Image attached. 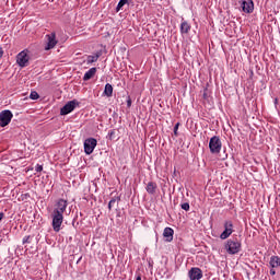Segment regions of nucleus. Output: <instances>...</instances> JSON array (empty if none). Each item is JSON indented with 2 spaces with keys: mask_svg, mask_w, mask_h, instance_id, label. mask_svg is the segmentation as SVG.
<instances>
[{
  "mask_svg": "<svg viewBox=\"0 0 280 280\" xmlns=\"http://www.w3.org/2000/svg\"><path fill=\"white\" fill-rule=\"evenodd\" d=\"M120 201L121 197H113L108 202V210L113 211L114 207H119Z\"/></svg>",
  "mask_w": 280,
  "mask_h": 280,
  "instance_id": "nucleus-15",
  "label": "nucleus"
},
{
  "mask_svg": "<svg viewBox=\"0 0 280 280\" xmlns=\"http://www.w3.org/2000/svg\"><path fill=\"white\" fill-rule=\"evenodd\" d=\"M209 148L211 154H220V150H222V141L220 140V137L213 136L210 139Z\"/></svg>",
  "mask_w": 280,
  "mask_h": 280,
  "instance_id": "nucleus-2",
  "label": "nucleus"
},
{
  "mask_svg": "<svg viewBox=\"0 0 280 280\" xmlns=\"http://www.w3.org/2000/svg\"><path fill=\"white\" fill-rule=\"evenodd\" d=\"M241 8L245 14H253L255 10V3L253 0H241Z\"/></svg>",
  "mask_w": 280,
  "mask_h": 280,
  "instance_id": "nucleus-8",
  "label": "nucleus"
},
{
  "mask_svg": "<svg viewBox=\"0 0 280 280\" xmlns=\"http://www.w3.org/2000/svg\"><path fill=\"white\" fill-rule=\"evenodd\" d=\"M180 126V122H177L174 127V135L177 137L178 136V127Z\"/></svg>",
  "mask_w": 280,
  "mask_h": 280,
  "instance_id": "nucleus-26",
  "label": "nucleus"
},
{
  "mask_svg": "<svg viewBox=\"0 0 280 280\" xmlns=\"http://www.w3.org/2000/svg\"><path fill=\"white\" fill-rule=\"evenodd\" d=\"M232 234H233V230L224 229V231L221 233L220 237H221V240H228V237H231Z\"/></svg>",
  "mask_w": 280,
  "mask_h": 280,
  "instance_id": "nucleus-20",
  "label": "nucleus"
},
{
  "mask_svg": "<svg viewBox=\"0 0 280 280\" xmlns=\"http://www.w3.org/2000/svg\"><path fill=\"white\" fill-rule=\"evenodd\" d=\"M130 106H132V98H130V96H128L127 107L130 108Z\"/></svg>",
  "mask_w": 280,
  "mask_h": 280,
  "instance_id": "nucleus-27",
  "label": "nucleus"
},
{
  "mask_svg": "<svg viewBox=\"0 0 280 280\" xmlns=\"http://www.w3.org/2000/svg\"><path fill=\"white\" fill-rule=\"evenodd\" d=\"M0 58H3V49L0 48Z\"/></svg>",
  "mask_w": 280,
  "mask_h": 280,
  "instance_id": "nucleus-31",
  "label": "nucleus"
},
{
  "mask_svg": "<svg viewBox=\"0 0 280 280\" xmlns=\"http://www.w3.org/2000/svg\"><path fill=\"white\" fill-rule=\"evenodd\" d=\"M182 209L184 211H189V202L182 203Z\"/></svg>",
  "mask_w": 280,
  "mask_h": 280,
  "instance_id": "nucleus-25",
  "label": "nucleus"
},
{
  "mask_svg": "<svg viewBox=\"0 0 280 280\" xmlns=\"http://www.w3.org/2000/svg\"><path fill=\"white\" fill-rule=\"evenodd\" d=\"M16 62L19 67H27L30 63V56L27 55V50H22L18 56H16Z\"/></svg>",
  "mask_w": 280,
  "mask_h": 280,
  "instance_id": "nucleus-6",
  "label": "nucleus"
},
{
  "mask_svg": "<svg viewBox=\"0 0 280 280\" xmlns=\"http://www.w3.org/2000/svg\"><path fill=\"white\" fill-rule=\"evenodd\" d=\"M38 97H40V95H38V92H36V91L31 92V94H30L31 100H38Z\"/></svg>",
  "mask_w": 280,
  "mask_h": 280,
  "instance_id": "nucleus-23",
  "label": "nucleus"
},
{
  "mask_svg": "<svg viewBox=\"0 0 280 280\" xmlns=\"http://www.w3.org/2000/svg\"><path fill=\"white\" fill-rule=\"evenodd\" d=\"M163 237L166 238V242H172V240H174V230L172 228H165Z\"/></svg>",
  "mask_w": 280,
  "mask_h": 280,
  "instance_id": "nucleus-12",
  "label": "nucleus"
},
{
  "mask_svg": "<svg viewBox=\"0 0 280 280\" xmlns=\"http://www.w3.org/2000/svg\"><path fill=\"white\" fill-rule=\"evenodd\" d=\"M22 242L23 244H30V236H25Z\"/></svg>",
  "mask_w": 280,
  "mask_h": 280,
  "instance_id": "nucleus-29",
  "label": "nucleus"
},
{
  "mask_svg": "<svg viewBox=\"0 0 280 280\" xmlns=\"http://www.w3.org/2000/svg\"><path fill=\"white\" fill-rule=\"evenodd\" d=\"M270 275L275 276L277 275V271H275V269H270Z\"/></svg>",
  "mask_w": 280,
  "mask_h": 280,
  "instance_id": "nucleus-30",
  "label": "nucleus"
},
{
  "mask_svg": "<svg viewBox=\"0 0 280 280\" xmlns=\"http://www.w3.org/2000/svg\"><path fill=\"white\" fill-rule=\"evenodd\" d=\"M188 277L190 280H201L202 279V269L198 267H192L188 271Z\"/></svg>",
  "mask_w": 280,
  "mask_h": 280,
  "instance_id": "nucleus-11",
  "label": "nucleus"
},
{
  "mask_svg": "<svg viewBox=\"0 0 280 280\" xmlns=\"http://www.w3.org/2000/svg\"><path fill=\"white\" fill-rule=\"evenodd\" d=\"M79 106L78 101H69L61 109L60 115H69V113H73L75 110V107Z\"/></svg>",
  "mask_w": 280,
  "mask_h": 280,
  "instance_id": "nucleus-7",
  "label": "nucleus"
},
{
  "mask_svg": "<svg viewBox=\"0 0 280 280\" xmlns=\"http://www.w3.org/2000/svg\"><path fill=\"white\" fill-rule=\"evenodd\" d=\"M126 3H128V0H120L116 7V12H119V10H121V8L126 5Z\"/></svg>",
  "mask_w": 280,
  "mask_h": 280,
  "instance_id": "nucleus-21",
  "label": "nucleus"
},
{
  "mask_svg": "<svg viewBox=\"0 0 280 280\" xmlns=\"http://www.w3.org/2000/svg\"><path fill=\"white\" fill-rule=\"evenodd\" d=\"M225 249L229 253V255H237L240 250H242V243L237 241V238L229 240Z\"/></svg>",
  "mask_w": 280,
  "mask_h": 280,
  "instance_id": "nucleus-1",
  "label": "nucleus"
},
{
  "mask_svg": "<svg viewBox=\"0 0 280 280\" xmlns=\"http://www.w3.org/2000/svg\"><path fill=\"white\" fill-rule=\"evenodd\" d=\"M95 73H97V68H91L89 71L85 72L83 75V81L89 82L92 78L95 77Z\"/></svg>",
  "mask_w": 280,
  "mask_h": 280,
  "instance_id": "nucleus-14",
  "label": "nucleus"
},
{
  "mask_svg": "<svg viewBox=\"0 0 280 280\" xmlns=\"http://www.w3.org/2000/svg\"><path fill=\"white\" fill-rule=\"evenodd\" d=\"M47 45L45 46V50L49 51V49H54L56 45H58V40L56 39V33H51L50 35H46Z\"/></svg>",
  "mask_w": 280,
  "mask_h": 280,
  "instance_id": "nucleus-10",
  "label": "nucleus"
},
{
  "mask_svg": "<svg viewBox=\"0 0 280 280\" xmlns=\"http://www.w3.org/2000/svg\"><path fill=\"white\" fill-rule=\"evenodd\" d=\"M224 229L228 231H233V222L232 221H225Z\"/></svg>",
  "mask_w": 280,
  "mask_h": 280,
  "instance_id": "nucleus-22",
  "label": "nucleus"
},
{
  "mask_svg": "<svg viewBox=\"0 0 280 280\" xmlns=\"http://www.w3.org/2000/svg\"><path fill=\"white\" fill-rule=\"evenodd\" d=\"M63 221V214H61L60 212H52V229L55 233H60V228L62 226Z\"/></svg>",
  "mask_w": 280,
  "mask_h": 280,
  "instance_id": "nucleus-3",
  "label": "nucleus"
},
{
  "mask_svg": "<svg viewBox=\"0 0 280 280\" xmlns=\"http://www.w3.org/2000/svg\"><path fill=\"white\" fill-rule=\"evenodd\" d=\"M97 148V139L95 138H88L84 141V152L85 154H93V150Z\"/></svg>",
  "mask_w": 280,
  "mask_h": 280,
  "instance_id": "nucleus-5",
  "label": "nucleus"
},
{
  "mask_svg": "<svg viewBox=\"0 0 280 280\" xmlns=\"http://www.w3.org/2000/svg\"><path fill=\"white\" fill-rule=\"evenodd\" d=\"M147 191L151 195L154 196L156 194V183L154 182H149L147 185Z\"/></svg>",
  "mask_w": 280,
  "mask_h": 280,
  "instance_id": "nucleus-16",
  "label": "nucleus"
},
{
  "mask_svg": "<svg viewBox=\"0 0 280 280\" xmlns=\"http://www.w3.org/2000/svg\"><path fill=\"white\" fill-rule=\"evenodd\" d=\"M35 172H43V165L37 164L35 167Z\"/></svg>",
  "mask_w": 280,
  "mask_h": 280,
  "instance_id": "nucleus-28",
  "label": "nucleus"
},
{
  "mask_svg": "<svg viewBox=\"0 0 280 280\" xmlns=\"http://www.w3.org/2000/svg\"><path fill=\"white\" fill-rule=\"evenodd\" d=\"M102 56V50L97 51L95 55H90L86 58L88 65H93V62H97Z\"/></svg>",
  "mask_w": 280,
  "mask_h": 280,
  "instance_id": "nucleus-13",
  "label": "nucleus"
},
{
  "mask_svg": "<svg viewBox=\"0 0 280 280\" xmlns=\"http://www.w3.org/2000/svg\"><path fill=\"white\" fill-rule=\"evenodd\" d=\"M12 117L14 115L10 109H4L0 113V126L1 128H5V126H9L10 122L12 121Z\"/></svg>",
  "mask_w": 280,
  "mask_h": 280,
  "instance_id": "nucleus-4",
  "label": "nucleus"
},
{
  "mask_svg": "<svg viewBox=\"0 0 280 280\" xmlns=\"http://www.w3.org/2000/svg\"><path fill=\"white\" fill-rule=\"evenodd\" d=\"M277 102H279V100L276 98V100H275V104H277Z\"/></svg>",
  "mask_w": 280,
  "mask_h": 280,
  "instance_id": "nucleus-34",
  "label": "nucleus"
},
{
  "mask_svg": "<svg viewBox=\"0 0 280 280\" xmlns=\"http://www.w3.org/2000/svg\"><path fill=\"white\" fill-rule=\"evenodd\" d=\"M269 265L272 268H279V266H280V257L279 256H271Z\"/></svg>",
  "mask_w": 280,
  "mask_h": 280,
  "instance_id": "nucleus-17",
  "label": "nucleus"
},
{
  "mask_svg": "<svg viewBox=\"0 0 280 280\" xmlns=\"http://www.w3.org/2000/svg\"><path fill=\"white\" fill-rule=\"evenodd\" d=\"M189 30H191V25H189V23L183 22L180 24V33L182 34H189Z\"/></svg>",
  "mask_w": 280,
  "mask_h": 280,
  "instance_id": "nucleus-18",
  "label": "nucleus"
},
{
  "mask_svg": "<svg viewBox=\"0 0 280 280\" xmlns=\"http://www.w3.org/2000/svg\"><path fill=\"white\" fill-rule=\"evenodd\" d=\"M3 220V213H0V222Z\"/></svg>",
  "mask_w": 280,
  "mask_h": 280,
  "instance_id": "nucleus-32",
  "label": "nucleus"
},
{
  "mask_svg": "<svg viewBox=\"0 0 280 280\" xmlns=\"http://www.w3.org/2000/svg\"><path fill=\"white\" fill-rule=\"evenodd\" d=\"M136 280H141V276H138V277L136 278Z\"/></svg>",
  "mask_w": 280,
  "mask_h": 280,
  "instance_id": "nucleus-33",
  "label": "nucleus"
},
{
  "mask_svg": "<svg viewBox=\"0 0 280 280\" xmlns=\"http://www.w3.org/2000/svg\"><path fill=\"white\" fill-rule=\"evenodd\" d=\"M108 139L113 141L115 139V129L108 131Z\"/></svg>",
  "mask_w": 280,
  "mask_h": 280,
  "instance_id": "nucleus-24",
  "label": "nucleus"
},
{
  "mask_svg": "<svg viewBox=\"0 0 280 280\" xmlns=\"http://www.w3.org/2000/svg\"><path fill=\"white\" fill-rule=\"evenodd\" d=\"M69 202L65 199H59L56 203V208L54 209L52 213H60L63 215L65 211H67Z\"/></svg>",
  "mask_w": 280,
  "mask_h": 280,
  "instance_id": "nucleus-9",
  "label": "nucleus"
},
{
  "mask_svg": "<svg viewBox=\"0 0 280 280\" xmlns=\"http://www.w3.org/2000/svg\"><path fill=\"white\" fill-rule=\"evenodd\" d=\"M104 95H106V97H113V85L110 83H106Z\"/></svg>",
  "mask_w": 280,
  "mask_h": 280,
  "instance_id": "nucleus-19",
  "label": "nucleus"
}]
</instances>
